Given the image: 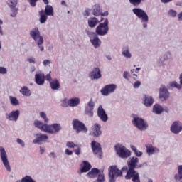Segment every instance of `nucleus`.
I'll list each match as a JSON object with an SVG mask.
<instances>
[{
    "mask_svg": "<svg viewBox=\"0 0 182 182\" xmlns=\"http://www.w3.org/2000/svg\"><path fill=\"white\" fill-rule=\"evenodd\" d=\"M124 79H126V80H129V72L124 71L123 74Z\"/></svg>",
    "mask_w": 182,
    "mask_h": 182,
    "instance_id": "obj_58",
    "label": "nucleus"
},
{
    "mask_svg": "<svg viewBox=\"0 0 182 182\" xmlns=\"http://www.w3.org/2000/svg\"><path fill=\"white\" fill-rule=\"evenodd\" d=\"M100 124H95L90 131V135L94 137H99L102 134V131L100 130Z\"/></svg>",
    "mask_w": 182,
    "mask_h": 182,
    "instance_id": "obj_19",
    "label": "nucleus"
},
{
    "mask_svg": "<svg viewBox=\"0 0 182 182\" xmlns=\"http://www.w3.org/2000/svg\"><path fill=\"white\" fill-rule=\"evenodd\" d=\"M73 126L76 133H80V132L83 133L87 132V128L85 126V124L77 119L73 121Z\"/></svg>",
    "mask_w": 182,
    "mask_h": 182,
    "instance_id": "obj_12",
    "label": "nucleus"
},
{
    "mask_svg": "<svg viewBox=\"0 0 182 182\" xmlns=\"http://www.w3.org/2000/svg\"><path fill=\"white\" fill-rule=\"evenodd\" d=\"M28 1L31 6L35 8V6H36V2H38V0H28Z\"/></svg>",
    "mask_w": 182,
    "mask_h": 182,
    "instance_id": "obj_49",
    "label": "nucleus"
},
{
    "mask_svg": "<svg viewBox=\"0 0 182 182\" xmlns=\"http://www.w3.org/2000/svg\"><path fill=\"white\" fill-rule=\"evenodd\" d=\"M97 116L102 122H107L108 120L107 114H106V111H105V109H103V107H102V105H100L98 107Z\"/></svg>",
    "mask_w": 182,
    "mask_h": 182,
    "instance_id": "obj_24",
    "label": "nucleus"
},
{
    "mask_svg": "<svg viewBox=\"0 0 182 182\" xmlns=\"http://www.w3.org/2000/svg\"><path fill=\"white\" fill-rule=\"evenodd\" d=\"M50 63H52V61L50 60H44L43 61V65L44 68H46L48 66H50Z\"/></svg>",
    "mask_w": 182,
    "mask_h": 182,
    "instance_id": "obj_47",
    "label": "nucleus"
},
{
    "mask_svg": "<svg viewBox=\"0 0 182 182\" xmlns=\"http://www.w3.org/2000/svg\"><path fill=\"white\" fill-rule=\"evenodd\" d=\"M76 147H77V149H75L74 152L75 153V154L77 156H79V155H80V153L82 151V148L80 146H79V145H77V146H76Z\"/></svg>",
    "mask_w": 182,
    "mask_h": 182,
    "instance_id": "obj_50",
    "label": "nucleus"
},
{
    "mask_svg": "<svg viewBox=\"0 0 182 182\" xmlns=\"http://www.w3.org/2000/svg\"><path fill=\"white\" fill-rule=\"evenodd\" d=\"M77 144L72 141H68L66 143V147H68V149H75V147H77Z\"/></svg>",
    "mask_w": 182,
    "mask_h": 182,
    "instance_id": "obj_44",
    "label": "nucleus"
},
{
    "mask_svg": "<svg viewBox=\"0 0 182 182\" xmlns=\"http://www.w3.org/2000/svg\"><path fill=\"white\" fill-rule=\"evenodd\" d=\"M98 36H106L109 33V19L106 18L103 23H100L95 29Z\"/></svg>",
    "mask_w": 182,
    "mask_h": 182,
    "instance_id": "obj_7",
    "label": "nucleus"
},
{
    "mask_svg": "<svg viewBox=\"0 0 182 182\" xmlns=\"http://www.w3.org/2000/svg\"><path fill=\"white\" fill-rule=\"evenodd\" d=\"M145 147L148 156H153L154 154H159V153H160V149L151 144H146Z\"/></svg>",
    "mask_w": 182,
    "mask_h": 182,
    "instance_id": "obj_23",
    "label": "nucleus"
},
{
    "mask_svg": "<svg viewBox=\"0 0 182 182\" xmlns=\"http://www.w3.org/2000/svg\"><path fill=\"white\" fill-rule=\"evenodd\" d=\"M62 130V125L59 123H54L51 124H47V128L46 129V133L49 134H56Z\"/></svg>",
    "mask_w": 182,
    "mask_h": 182,
    "instance_id": "obj_9",
    "label": "nucleus"
},
{
    "mask_svg": "<svg viewBox=\"0 0 182 182\" xmlns=\"http://www.w3.org/2000/svg\"><path fill=\"white\" fill-rule=\"evenodd\" d=\"M91 147L94 154L100 158L102 156V147L100 146V144L95 141H92L91 143Z\"/></svg>",
    "mask_w": 182,
    "mask_h": 182,
    "instance_id": "obj_18",
    "label": "nucleus"
},
{
    "mask_svg": "<svg viewBox=\"0 0 182 182\" xmlns=\"http://www.w3.org/2000/svg\"><path fill=\"white\" fill-rule=\"evenodd\" d=\"M35 82L38 86L45 85V73L40 72L35 75Z\"/></svg>",
    "mask_w": 182,
    "mask_h": 182,
    "instance_id": "obj_22",
    "label": "nucleus"
},
{
    "mask_svg": "<svg viewBox=\"0 0 182 182\" xmlns=\"http://www.w3.org/2000/svg\"><path fill=\"white\" fill-rule=\"evenodd\" d=\"M174 0H161L162 4H170V2H173Z\"/></svg>",
    "mask_w": 182,
    "mask_h": 182,
    "instance_id": "obj_63",
    "label": "nucleus"
},
{
    "mask_svg": "<svg viewBox=\"0 0 182 182\" xmlns=\"http://www.w3.org/2000/svg\"><path fill=\"white\" fill-rule=\"evenodd\" d=\"M6 4L10 9H16V5H18V0H8Z\"/></svg>",
    "mask_w": 182,
    "mask_h": 182,
    "instance_id": "obj_37",
    "label": "nucleus"
},
{
    "mask_svg": "<svg viewBox=\"0 0 182 182\" xmlns=\"http://www.w3.org/2000/svg\"><path fill=\"white\" fill-rule=\"evenodd\" d=\"M46 150V149H45V147H43V146H40V151H39L40 154H43V153H45Z\"/></svg>",
    "mask_w": 182,
    "mask_h": 182,
    "instance_id": "obj_60",
    "label": "nucleus"
},
{
    "mask_svg": "<svg viewBox=\"0 0 182 182\" xmlns=\"http://www.w3.org/2000/svg\"><path fill=\"white\" fill-rule=\"evenodd\" d=\"M39 116L43 120L44 123H49V118L48 117V114H46V112H40Z\"/></svg>",
    "mask_w": 182,
    "mask_h": 182,
    "instance_id": "obj_39",
    "label": "nucleus"
},
{
    "mask_svg": "<svg viewBox=\"0 0 182 182\" xmlns=\"http://www.w3.org/2000/svg\"><path fill=\"white\" fill-rule=\"evenodd\" d=\"M132 124H134V126L141 132H144V130H147V129H149V124H147V122L138 117H134L132 120Z\"/></svg>",
    "mask_w": 182,
    "mask_h": 182,
    "instance_id": "obj_8",
    "label": "nucleus"
},
{
    "mask_svg": "<svg viewBox=\"0 0 182 182\" xmlns=\"http://www.w3.org/2000/svg\"><path fill=\"white\" fill-rule=\"evenodd\" d=\"M9 102H10V104L11 105V106H19V105H20L19 100H18V98H16V97L10 95L9 97Z\"/></svg>",
    "mask_w": 182,
    "mask_h": 182,
    "instance_id": "obj_35",
    "label": "nucleus"
},
{
    "mask_svg": "<svg viewBox=\"0 0 182 182\" xmlns=\"http://www.w3.org/2000/svg\"><path fill=\"white\" fill-rule=\"evenodd\" d=\"M97 182H105V174H103V172H100L98 173V177L97 179Z\"/></svg>",
    "mask_w": 182,
    "mask_h": 182,
    "instance_id": "obj_42",
    "label": "nucleus"
},
{
    "mask_svg": "<svg viewBox=\"0 0 182 182\" xmlns=\"http://www.w3.org/2000/svg\"><path fill=\"white\" fill-rule=\"evenodd\" d=\"M115 151L121 159H129L132 156V151L129 150L124 145L117 144L115 146Z\"/></svg>",
    "mask_w": 182,
    "mask_h": 182,
    "instance_id": "obj_5",
    "label": "nucleus"
},
{
    "mask_svg": "<svg viewBox=\"0 0 182 182\" xmlns=\"http://www.w3.org/2000/svg\"><path fill=\"white\" fill-rule=\"evenodd\" d=\"M122 55L125 58V59H132V53H130V49L129 47H126L122 49Z\"/></svg>",
    "mask_w": 182,
    "mask_h": 182,
    "instance_id": "obj_33",
    "label": "nucleus"
},
{
    "mask_svg": "<svg viewBox=\"0 0 182 182\" xmlns=\"http://www.w3.org/2000/svg\"><path fill=\"white\" fill-rule=\"evenodd\" d=\"M170 130L173 134H178L182 132V122L181 121H175L172 123Z\"/></svg>",
    "mask_w": 182,
    "mask_h": 182,
    "instance_id": "obj_16",
    "label": "nucleus"
},
{
    "mask_svg": "<svg viewBox=\"0 0 182 182\" xmlns=\"http://www.w3.org/2000/svg\"><path fill=\"white\" fill-rule=\"evenodd\" d=\"M30 36L33 38L35 42H42V41H43V37L41 36V32L39 31V28H38V27L33 28L30 31Z\"/></svg>",
    "mask_w": 182,
    "mask_h": 182,
    "instance_id": "obj_17",
    "label": "nucleus"
},
{
    "mask_svg": "<svg viewBox=\"0 0 182 182\" xmlns=\"http://www.w3.org/2000/svg\"><path fill=\"white\" fill-rule=\"evenodd\" d=\"M65 154L67 156H72V154H73V151H72L71 150H70L69 149H65Z\"/></svg>",
    "mask_w": 182,
    "mask_h": 182,
    "instance_id": "obj_59",
    "label": "nucleus"
},
{
    "mask_svg": "<svg viewBox=\"0 0 182 182\" xmlns=\"http://www.w3.org/2000/svg\"><path fill=\"white\" fill-rule=\"evenodd\" d=\"M61 106H63V107H68V106H69V104H68V101L66 100H63L62 101Z\"/></svg>",
    "mask_w": 182,
    "mask_h": 182,
    "instance_id": "obj_57",
    "label": "nucleus"
},
{
    "mask_svg": "<svg viewBox=\"0 0 182 182\" xmlns=\"http://www.w3.org/2000/svg\"><path fill=\"white\" fill-rule=\"evenodd\" d=\"M20 114L21 111L19 109L12 110L5 114L6 120L9 122H18Z\"/></svg>",
    "mask_w": 182,
    "mask_h": 182,
    "instance_id": "obj_10",
    "label": "nucleus"
},
{
    "mask_svg": "<svg viewBox=\"0 0 182 182\" xmlns=\"http://www.w3.org/2000/svg\"><path fill=\"white\" fill-rule=\"evenodd\" d=\"M89 77L91 78V80H96L102 77V73H100V68L96 67L93 68L91 73L89 74Z\"/></svg>",
    "mask_w": 182,
    "mask_h": 182,
    "instance_id": "obj_21",
    "label": "nucleus"
},
{
    "mask_svg": "<svg viewBox=\"0 0 182 182\" xmlns=\"http://www.w3.org/2000/svg\"><path fill=\"white\" fill-rule=\"evenodd\" d=\"M90 168H92L90 164L86 161H84L81 164L80 173H87Z\"/></svg>",
    "mask_w": 182,
    "mask_h": 182,
    "instance_id": "obj_30",
    "label": "nucleus"
},
{
    "mask_svg": "<svg viewBox=\"0 0 182 182\" xmlns=\"http://www.w3.org/2000/svg\"><path fill=\"white\" fill-rule=\"evenodd\" d=\"M102 21L103 18H102L100 21L95 17H91L88 19V26H90V28H95L97 23H99V22H102Z\"/></svg>",
    "mask_w": 182,
    "mask_h": 182,
    "instance_id": "obj_29",
    "label": "nucleus"
},
{
    "mask_svg": "<svg viewBox=\"0 0 182 182\" xmlns=\"http://www.w3.org/2000/svg\"><path fill=\"white\" fill-rule=\"evenodd\" d=\"M53 7L50 5H46L45 10L39 11L40 23H45L48 21V16H53Z\"/></svg>",
    "mask_w": 182,
    "mask_h": 182,
    "instance_id": "obj_4",
    "label": "nucleus"
},
{
    "mask_svg": "<svg viewBox=\"0 0 182 182\" xmlns=\"http://www.w3.org/2000/svg\"><path fill=\"white\" fill-rule=\"evenodd\" d=\"M162 58H164V61L166 62V60H168V53H165V54L162 56Z\"/></svg>",
    "mask_w": 182,
    "mask_h": 182,
    "instance_id": "obj_62",
    "label": "nucleus"
},
{
    "mask_svg": "<svg viewBox=\"0 0 182 182\" xmlns=\"http://www.w3.org/2000/svg\"><path fill=\"white\" fill-rule=\"evenodd\" d=\"M178 21H182V11L178 14Z\"/></svg>",
    "mask_w": 182,
    "mask_h": 182,
    "instance_id": "obj_64",
    "label": "nucleus"
},
{
    "mask_svg": "<svg viewBox=\"0 0 182 182\" xmlns=\"http://www.w3.org/2000/svg\"><path fill=\"white\" fill-rule=\"evenodd\" d=\"M142 103L146 107H151V106H153V103H154V99L150 95H144L142 99Z\"/></svg>",
    "mask_w": 182,
    "mask_h": 182,
    "instance_id": "obj_25",
    "label": "nucleus"
},
{
    "mask_svg": "<svg viewBox=\"0 0 182 182\" xmlns=\"http://www.w3.org/2000/svg\"><path fill=\"white\" fill-rule=\"evenodd\" d=\"M34 137L36 138L33 140V144H43V143H46V141L49 140V136L46 134L42 133L34 134Z\"/></svg>",
    "mask_w": 182,
    "mask_h": 182,
    "instance_id": "obj_11",
    "label": "nucleus"
},
{
    "mask_svg": "<svg viewBox=\"0 0 182 182\" xmlns=\"http://www.w3.org/2000/svg\"><path fill=\"white\" fill-rule=\"evenodd\" d=\"M85 33L90 38V42L93 48H95V49H99V48L102 46V40L99 38V36H97L96 33L92 32L89 30H86Z\"/></svg>",
    "mask_w": 182,
    "mask_h": 182,
    "instance_id": "obj_3",
    "label": "nucleus"
},
{
    "mask_svg": "<svg viewBox=\"0 0 182 182\" xmlns=\"http://www.w3.org/2000/svg\"><path fill=\"white\" fill-rule=\"evenodd\" d=\"M168 16H169V18H177L178 15L177 14V11L171 9L168 11Z\"/></svg>",
    "mask_w": 182,
    "mask_h": 182,
    "instance_id": "obj_40",
    "label": "nucleus"
},
{
    "mask_svg": "<svg viewBox=\"0 0 182 182\" xmlns=\"http://www.w3.org/2000/svg\"><path fill=\"white\" fill-rule=\"evenodd\" d=\"M130 4H132V5H134V6H139V5H140V4H141L143 0H129Z\"/></svg>",
    "mask_w": 182,
    "mask_h": 182,
    "instance_id": "obj_43",
    "label": "nucleus"
},
{
    "mask_svg": "<svg viewBox=\"0 0 182 182\" xmlns=\"http://www.w3.org/2000/svg\"><path fill=\"white\" fill-rule=\"evenodd\" d=\"M16 143H18V144H19L20 146H21L22 147H25V142L23 141V140L18 138L16 139Z\"/></svg>",
    "mask_w": 182,
    "mask_h": 182,
    "instance_id": "obj_51",
    "label": "nucleus"
},
{
    "mask_svg": "<svg viewBox=\"0 0 182 182\" xmlns=\"http://www.w3.org/2000/svg\"><path fill=\"white\" fill-rule=\"evenodd\" d=\"M36 43L41 52H43V50H45V48L43 47V46H42L43 45V40H42V41H37Z\"/></svg>",
    "mask_w": 182,
    "mask_h": 182,
    "instance_id": "obj_45",
    "label": "nucleus"
},
{
    "mask_svg": "<svg viewBox=\"0 0 182 182\" xmlns=\"http://www.w3.org/2000/svg\"><path fill=\"white\" fill-rule=\"evenodd\" d=\"M176 180H181L182 178V165L178 166V174L175 176Z\"/></svg>",
    "mask_w": 182,
    "mask_h": 182,
    "instance_id": "obj_41",
    "label": "nucleus"
},
{
    "mask_svg": "<svg viewBox=\"0 0 182 182\" xmlns=\"http://www.w3.org/2000/svg\"><path fill=\"white\" fill-rule=\"evenodd\" d=\"M8 73V70L6 68L0 67V75H6Z\"/></svg>",
    "mask_w": 182,
    "mask_h": 182,
    "instance_id": "obj_48",
    "label": "nucleus"
},
{
    "mask_svg": "<svg viewBox=\"0 0 182 182\" xmlns=\"http://www.w3.org/2000/svg\"><path fill=\"white\" fill-rule=\"evenodd\" d=\"M27 61L28 62V63H36V59L33 57L28 58L27 59Z\"/></svg>",
    "mask_w": 182,
    "mask_h": 182,
    "instance_id": "obj_53",
    "label": "nucleus"
},
{
    "mask_svg": "<svg viewBox=\"0 0 182 182\" xmlns=\"http://www.w3.org/2000/svg\"><path fill=\"white\" fill-rule=\"evenodd\" d=\"M80 104V99L79 97H73L68 100V105L70 107H76Z\"/></svg>",
    "mask_w": 182,
    "mask_h": 182,
    "instance_id": "obj_28",
    "label": "nucleus"
},
{
    "mask_svg": "<svg viewBox=\"0 0 182 182\" xmlns=\"http://www.w3.org/2000/svg\"><path fill=\"white\" fill-rule=\"evenodd\" d=\"M128 169L134 170V168H141L144 164H139V158L133 156L129 161H127Z\"/></svg>",
    "mask_w": 182,
    "mask_h": 182,
    "instance_id": "obj_13",
    "label": "nucleus"
},
{
    "mask_svg": "<svg viewBox=\"0 0 182 182\" xmlns=\"http://www.w3.org/2000/svg\"><path fill=\"white\" fill-rule=\"evenodd\" d=\"M0 159L6 171H8V173H11V171H12V168H11V164L8 159V154L4 146H0Z\"/></svg>",
    "mask_w": 182,
    "mask_h": 182,
    "instance_id": "obj_6",
    "label": "nucleus"
},
{
    "mask_svg": "<svg viewBox=\"0 0 182 182\" xmlns=\"http://www.w3.org/2000/svg\"><path fill=\"white\" fill-rule=\"evenodd\" d=\"M50 73H52V72L50 71V73L48 74H47L45 77L46 80H47L48 82H51L52 80V76L50 75Z\"/></svg>",
    "mask_w": 182,
    "mask_h": 182,
    "instance_id": "obj_54",
    "label": "nucleus"
},
{
    "mask_svg": "<svg viewBox=\"0 0 182 182\" xmlns=\"http://www.w3.org/2000/svg\"><path fill=\"white\" fill-rule=\"evenodd\" d=\"M20 93H21L23 96H26V97H28L29 96H31V95H32V92H31V90H29V88H28V87L26 86L21 87V89L20 90Z\"/></svg>",
    "mask_w": 182,
    "mask_h": 182,
    "instance_id": "obj_34",
    "label": "nucleus"
},
{
    "mask_svg": "<svg viewBox=\"0 0 182 182\" xmlns=\"http://www.w3.org/2000/svg\"><path fill=\"white\" fill-rule=\"evenodd\" d=\"M163 107L159 104H155L153 106L152 109V113H154V114H161L163 113Z\"/></svg>",
    "mask_w": 182,
    "mask_h": 182,
    "instance_id": "obj_31",
    "label": "nucleus"
},
{
    "mask_svg": "<svg viewBox=\"0 0 182 182\" xmlns=\"http://www.w3.org/2000/svg\"><path fill=\"white\" fill-rule=\"evenodd\" d=\"M95 109V102L93 100L91 99L89 102L87 103L85 107V114L89 117H93V109Z\"/></svg>",
    "mask_w": 182,
    "mask_h": 182,
    "instance_id": "obj_20",
    "label": "nucleus"
},
{
    "mask_svg": "<svg viewBox=\"0 0 182 182\" xmlns=\"http://www.w3.org/2000/svg\"><path fill=\"white\" fill-rule=\"evenodd\" d=\"M133 86H134V89H137V88L140 87V86H141V82L137 80L134 83Z\"/></svg>",
    "mask_w": 182,
    "mask_h": 182,
    "instance_id": "obj_52",
    "label": "nucleus"
},
{
    "mask_svg": "<svg viewBox=\"0 0 182 182\" xmlns=\"http://www.w3.org/2000/svg\"><path fill=\"white\" fill-rule=\"evenodd\" d=\"M116 89H117V85L114 84H109L104 87L101 90V94L103 96H109V95H112V93H114Z\"/></svg>",
    "mask_w": 182,
    "mask_h": 182,
    "instance_id": "obj_14",
    "label": "nucleus"
},
{
    "mask_svg": "<svg viewBox=\"0 0 182 182\" xmlns=\"http://www.w3.org/2000/svg\"><path fill=\"white\" fill-rule=\"evenodd\" d=\"M11 11H12V12L10 14V16H11V18H15L16 15H18V9H11Z\"/></svg>",
    "mask_w": 182,
    "mask_h": 182,
    "instance_id": "obj_46",
    "label": "nucleus"
},
{
    "mask_svg": "<svg viewBox=\"0 0 182 182\" xmlns=\"http://www.w3.org/2000/svg\"><path fill=\"white\" fill-rule=\"evenodd\" d=\"M92 14L94 16H100L102 14V7L100 6V4L97 3L92 7Z\"/></svg>",
    "mask_w": 182,
    "mask_h": 182,
    "instance_id": "obj_27",
    "label": "nucleus"
},
{
    "mask_svg": "<svg viewBox=\"0 0 182 182\" xmlns=\"http://www.w3.org/2000/svg\"><path fill=\"white\" fill-rule=\"evenodd\" d=\"M170 97V92L166 86L162 85L159 89V99L162 102H166Z\"/></svg>",
    "mask_w": 182,
    "mask_h": 182,
    "instance_id": "obj_15",
    "label": "nucleus"
},
{
    "mask_svg": "<svg viewBox=\"0 0 182 182\" xmlns=\"http://www.w3.org/2000/svg\"><path fill=\"white\" fill-rule=\"evenodd\" d=\"M123 171H127L125 180H132V182H140V175L134 169H128L127 166H124L120 171L116 166L109 168V181L115 182L117 177L123 176Z\"/></svg>",
    "mask_w": 182,
    "mask_h": 182,
    "instance_id": "obj_1",
    "label": "nucleus"
},
{
    "mask_svg": "<svg viewBox=\"0 0 182 182\" xmlns=\"http://www.w3.org/2000/svg\"><path fill=\"white\" fill-rule=\"evenodd\" d=\"M133 14H135L141 21L143 28L147 29V23H149V15L141 8H134L132 9Z\"/></svg>",
    "mask_w": 182,
    "mask_h": 182,
    "instance_id": "obj_2",
    "label": "nucleus"
},
{
    "mask_svg": "<svg viewBox=\"0 0 182 182\" xmlns=\"http://www.w3.org/2000/svg\"><path fill=\"white\" fill-rule=\"evenodd\" d=\"M50 86L53 90H58L60 87V84L59 83V80L53 79L50 81Z\"/></svg>",
    "mask_w": 182,
    "mask_h": 182,
    "instance_id": "obj_32",
    "label": "nucleus"
},
{
    "mask_svg": "<svg viewBox=\"0 0 182 182\" xmlns=\"http://www.w3.org/2000/svg\"><path fill=\"white\" fill-rule=\"evenodd\" d=\"M49 157H50V159H56V154L55 152H50L49 154Z\"/></svg>",
    "mask_w": 182,
    "mask_h": 182,
    "instance_id": "obj_61",
    "label": "nucleus"
},
{
    "mask_svg": "<svg viewBox=\"0 0 182 182\" xmlns=\"http://www.w3.org/2000/svg\"><path fill=\"white\" fill-rule=\"evenodd\" d=\"M164 62H166L164 60V58L161 56L159 58V59L158 60V63L159 65H160V66H162V65H164Z\"/></svg>",
    "mask_w": 182,
    "mask_h": 182,
    "instance_id": "obj_56",
    "label": "nucleus"
},
{
    "mask_svg": "<svg viewBox=\"0 0 182 182\" xmlns=\"http://www.w3.org/2000/svg\"><path fill=\"white\" fill-rule=\"evenodd\" d=\"M34 126L37 129H39V130H41V132H44V133H46L48 124H44L43 122L36 119L34 121Z\"/></svg>",
    "mask_w": 182,
    "mask_h": 182,
    "instance_id": "obj_26",
    "label": "nucleus"
},
{
    "mask_svg": "<svg viewBox=\"0 0 182 182\" xmlns=\"http://www.w3.org/2000/svg\"><path fill=\"white\" fill-rule=\"evenodd\" d=\"M130 149L133 152H134V154L136 156V157H141V156H143V152L139 151L134 145H130Z\"/></svg>",
    "mask_w": 182,
    "mask_h": 182,
    "instance_id": "obj_38",
    "label": "nucleus"
},
{
    "mask_svg": "<svg viewBox=\"0 0 182 182\" xmlns=\"http://www.w3.org/2000/svg\"><path fill=\"white\" fill-rule=\"evenodd\" d=\"M4 25V21L0 19V36H4V31H2V26Z\"/></svg>",
    "mask_w": 182,
    "mask_h": 182,
    "instance_id": "obj_55",
    "label": "nucleus"
},
{
    "mask_svg": "<svg viewBox=\"0 0 182 182\" xmlns=\"http://www.w3.org/2000/svg\"><path fill=\"white\" fill-rule=\"evenodd\" d=\"M100 171L97 168H93L87 173V176L90 178H95V177H97Z\"/></svg>",
    "mask_w": 182,
    "mask_h": 182,
    "instance_id": "obj_36",
    "label": "nucleus"
}]
</instances>
